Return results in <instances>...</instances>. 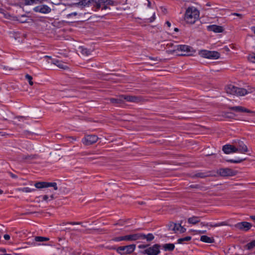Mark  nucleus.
Here are the masks:
<instances>
[{
	"label": "nucleus",
	"mask_w": 255,
	"mask_h": 255,
	"mask_svg": "<svg viewBox=\"0 0 255 255\" xmlns=\"http://www.w3.org/2000/svg\"><path fill=\"white\" fill-rule=\"evenodd\" d=\"M193 48L190 46L186 45H177L174 49L167 50L166 52L169 54L176 53L180 56H189L191 55Z\"/></svg>",
	"instance_id": "nucleus-1"
},
{
	"label": "nucleus",
	"mask_w": 255,
	"mask_h": 255,
	"mask_svg": "<svg viewBox=\"0 0 255 255\" xmlns=\"http://www.w3.org/2000/svg\"><path fill=\"white\" fill-rule=\"evenodd\" d=\"M199 16V12L196 8L188 7L185 14L184 19L187 23L193 24L198 19Z\"/></svg>",
	"instance_id": "nucleus-2"
},
{
	"label": "nucleus",
	"mask_w": 255,
	"mask_h": 255,
	"mask_svg": "<svg viewBox=\"0 0 255 255\" xmlns=\"http://www.w3.org/2000/svg\"><path fill=\"white\" fill-rule=\"evenodd\" d=\"M225 89L227 93L238 96H243L253 92L252 90L248 91L245 89L238 88L233 85L227 86Z\"/></svg>",
	"instance_id": "nucleus-3"
},
{
	"label": "nucleus",
	"mask_w": 255,
	"mask_h": 255,
	"mask_svg": "<svg viewBox=\"0 0 255 255\" xmlns=\"http://www.w3.org/2000/svg\"><path fill=\"white\" fill-rule=\"evenodd\" d=\"M135 249V245H130L126 246L119 247L118 248L112 247L111 250H116L117 252L121 255L129 254L133 252Z\"/></svg>",
	"instance_id": "nucleus-4"
},
{
	"label": "nucleus",
	"mask_w": 255,
	"mask_h": 255,
	"mask_svg": "<svg viewBox=\"0 0 255 255\" xmlns=\"http://www.w3.org/2000/svg\"><path fill=\"white\" fill-rule=\"evenodd\" d=\"M199 54L202 57L211 59H217L220 57V53L215 51L202 50L199 52Z\"/></svg>",
	"instance_id": "nucleus-5"
},
{
	"label": "nucleus",
	"mask_w": 255,
	"mask_h": 255,
	"mask_svg": "<svg viewBox=\"0 0 255 255\" xmlns=\"http://www.w3.org/2000/svg\"><path fill=\"white\" fill-rule=\"evenodd\" d=\"M139 236L137 234L128 235L123 237H116L113 239L116 242H120L122 241H136L138 240Z\"/></svg>",
	"instance_id": "nucleus-6"
},
{
	"label": "nucleus",
	"mask_w": 255,
	"mask_h": 255,
	"mask_svg": "<svg viewBox=\"0 0 255 255\" xmlns=\"http://www.w3.org/2000/svg\"><path fill=\"white\" fill-rule=\"evenodd\" d=\"M98 139V137L96 135H87L83 138L82 142L85 145H90L96 143Z\"/></svg>",
	"instance_id": "nucleus-7"
},
{
	"label": "nucleus",
	"mask_w": 255,
	"mask_h": 255,
	"mask_svg": "<svg viewBox=\"0 0 255 255\" xmlns=\"http://www.w3.org/2000/svg\"><path fill=\"white\" fill-rule=\"evenodd\" d=\"M144 253L147 255H157L160 253L159 246L157 244L154 245L145 250Z\"/></svg>",
	"instance_id": "nucleus-8"
},
{
	"label": "nucleus",
	"mask_w": 255,
	"mask_h": 255,
	"mask_svg": "<svg viewBox=\"0 0 255 255\" xmlns=\"http://www.w3.org/2000/svg\"><path fill=\"white\" fill-rule=\"evenodd\" d=\"M218 173L221 176H233L237 174L236 171L228 168H221L218 171Z\"/></svg>",
	"instance_id": "nucleus-9"
},
{
	"label": "nucleus",
	"mask_w": 255,
	"mask_h": 255,
	"mask_svg": "<svg viewBox=\"0 0 255 255\" xmlns=\"http://www.w3.org/2000/svg\"><path fill=\"white\" fill-rule=\"evenodd\" d=\"M36 154L22 155L17 157V160L19 162H28L30 160L36 159L38 158Z\"/></svg>",
	"instance_id": "nucleus-10"
},
{
	"label": "nucleus",
	"mask_w": 255,
	"mask_h": 255,
	"mask_svg": "<svg viewBox=\"0 0 255 255\" xmlns=\"http://www.w3.org/2000/svg\"><path fill=\"white\" fill-rule=\"evenodd\" d=\"M34 11L37 12H40L42 13H48L51 11L50 7L46 5H40L34 8Z\"/></svg>",
	"instance_id": "nucleus-11"
},
{
	"label": "nucleus",
	"mask_w": 255,
	"mask_h": 255,
	"mask_svg": "<svg viewBox=\"0 0 255 255\" xmlns=\"http://www.w3.org/2000/svg\"><path fill=\"white\" fill-rule=\"evenodd\" d=\"M252 225L247 222L238 223L235 225V227L242 231H247L251 228Z\"/></svg>",
	"instance_id": "nucleus-12"
},
{
	"label": "nucleus",
	"mask_w": 255,
	"mask_h": 255,
	"mask_svg": "<svg viewBox=\"0 0 255 255\" xmlns=\"http://www.w3.org/2000/svg\"><path fill=\"white\" fill-rule=\"evenodd\" d=\"M222 150L226 154H230L238 152L236 146L231 144H226L224 145L223 146Z\"/></svg>",
	"instance_id": "nucleus-13"
},
{
	"label": "nucleus",
	"mask_w": 255,
	"mask_h": 255,
	"mask_svg": "<svg viewBox=\"0 0 255 255\" xmlns=\"http://www.w3.org/2000/svg\"><path fill=\"white\" fill-rule=\"evenodd\" d=\"M238 152L241 153H245L248 151V147L243 141H239L236 145Z\"/></svg>",
	"instance_id": "nucleus-14"
},
{
	"label": "nucleus",
	"mask_w": 255,
	"mask_h": 255,
	"mask_svg": "<svg viewBox=\"0 0 255 255\" xmlns=\"http://www.w3.org/2000/svg\"><path fill=\"white\" fill-rule=\"evenodd\" d=\"M209 31H213L215 33H221L224 31V28L222 26L217 25H211L207 27Z\"/></svg>",
	"instance_id": "nucleus-15"
},
{
	"label": "nucleus",
	"mask_w": 255,
	"mask_h": 255,
	"mask_svg": "<svg viewBox=\"0 0 255 255\" xmlns=\"http://www.w3.org/2000/svg\"><path fill=\"white\" fill-rule=\"evenodd\" d=\"M124 101L125 100L133 103H138L140 101V98L138 97L129 96V95H123Z\"/></svg>",
	"instance_id": "nucleus-16"
},
{
	"label": "nucleus",
	"mask_w": 255,
	"mask_h": 255,
	"mask_svg": "<svg viewBox=\"0 0 255 255\" xmlns=\"http://www.w3.org/2000/svg\"><path fill=\"white\" fill-rule=\"evenodd\" d=\"M109 100L110 102L114 105L121 104L124 103L123 95H120L116 98H111Z\"/></svg>",
	"instance_id": "nucleus-17"
},
{
	"label": "nucleus",
	"mask_w": 255,
	"mask_h": 255,
	"mask_svg": "<svg viewBox=\"0 0 255 255\" xmlns=\"http://www.w3.org/2000/svg\"><path fill=\"white\" fill-rule=\"evenodd\" d=\"M138 235L139 236L138 237V240L139 239H146L147 241H151L154 238V236L152 234H148L147 235H145L142 233H138Z\"/></svg>",
	"instance_id": "nucleus-18"
},
{
	"label": "nucleus",
	"mask_w": 255,
	"mask_h": 255,
	"mask_svg": "<svg viewBox=\"0 0 255 255\" xmlns=\"http://www.w3.org/2000/svg\"><path fill=\"white\" fill-rule=\"evenodd\" d=\"M52 63L56 65L59 68H61L62 69L65 70L68 68L67 65L66 64H65L64 62H63L61 61L58 60H56V59L53 60L52 61Z\"/></svg>",
	"instance_id": "nucleus-19"
},
{
	"label": "nucleus",
	"mask_w": 255,
	"mask_h": 255,
	"mask_svg": "<svg viewBox=\"0 0 255 255\" xmlns=\"http://www.w3.org/2000/svg\"><path fill=\"white\" fill-rule=\"evenodd\" d=\"M77 51L83 56H88L90 55L92 52V50L90 49H88L83 46L79 47Z\"/></svg>",
	"instance_id": "nucleus-20"
},
{
	"label": "nucleus",
	"mask_w": 255,
	"mask_h": 255,
	"mask_svg": "<svg viewBox=\"0 0 255 255\" xmlns=\"http://www.w3.org/2000/svg\"><path fill=\"white\" fill-rule=\"evenodd\" d=\"M229 109L237 112H250V110L242 106L231 107Z\"/></svg>",
	"instance_id": "nucleus-21"
},
{
	"label": "nucleus",
	"mask_w": 255,
	"mask_h": 255,
	"mask_svg": "<svg viewBox=\"0 0 255 255\" xmlns=\"http://www.w3.org/2000/svg\"><path fill=\"white\" fill-rule=\"evenodd\" d=\"M92 0H82L78 2L75 3L74 5H80L83 7L85 6H89L91 5Z\"/></svg>",
	"instance_id": "nucleus-22"
},
{
	"label": "nucleus",
	"mask_w": 255,
	"mask_h": 255,
	"mask_svg": "<svg viewBox=\"0 0 255 255\" xmlns=\"http://www.w3.org/2000/svg\"><path fill=\"white\" fill-rule=\"evenodd\" d=\"M200 240L205 243H213L214 242V239L213 238L209 237L207 236H202L200 238Z\"/></svg>",
	"instance_id": "nucleus-23"
},
{
	"label": "nucleus",
	"mask_w": 255,
	"mask_h": 255,
	"mask_svg": "<svg viewBox=\"0 0 255 255\" xmlns=\"http://www.w3.org/2000/svg\"><path fill=\"white\" fill-rule=\"evenodd\" d=\"M186 231V229L182 227L180 224H176V227L174 229V232L175 233L179 232L180 233H184Z\"/></svg>",
	"instance_id": "nucleus-24"
},
{
	"label": "nucleus",
	"mask_w": 255,
	"mask_h": 255,
	"mask_svg": "<svg viewBox=\"0 0 255 255\" xmlns=\"http://www.w3.org/2000/svg\"><path fill=\"white\" fill-rule=\"evenodd\" d=\"M25 4L30 5L32 4H36L38 3H41L43 0H22Z\"/></svg>",
	"instance_id": "nucleus-25"
},
{
	"label": "nucleus",
	"mask_w": 255,
	"mask_h": 255,
	"mask_svg": "<svg viewBox=\"0 0 255 255\" xmlns=\"http://www.w3.org/2000/svg\"><path fill=\"white\" fill-rule=\"evenodd\" d=\"M163 248L165 251H172L174 250L175 246L173 244H166L163 245Z\"/></svg>",
	"instance_id": "nucleus-26"
},
{
	"label": "nucleus",
	"mask_w": 255,
	"mask_h": 255,
	"mask_svg": "<svg viewBox=\"0 0 255 255\" xmlns=\"http://www.w3.org/2000/svg\"><path fill=\"white\" fill-rule=\"evenodd\" d=\"M16 190L18 191H20V192H25V193H29V192H33V191H35V189L34 188L31 189L29 187H24V188H17L16 189Z\"/></svg>",
	"instance_id": "nucleus-27"
},
{
	"label": "nucleus",
	"mask_w": 255,
	"mask_h": 255,
	"mask_svg": "<svg viewBox=\"0 0 255 255\" xmlns=\"http://www.w3.org/2000/svg\"><path fill=\"white\" fill-rule=\"evenodd\" d=\"M199 222V218L198 217L194 216L188 219V222L192 224H196Z\"/></svg>",
	"instance_id": "nucleus-28"
},
{
	"label": "nucleus",
	"mask_w": 255,
	"mask_h": 255,
	"mask_svg": "<svg viewBox=\"0 0 255 255\" xmlns=\"http://www.w3.org/2000/svg\"><path fill=\"white\" fill-rule=\"evenodd\" d=\"M34 186L38 189L46 188V182H38L35 183Z\"/></svg>",
	"instance_id": "nucleus-29"
},
{
	"label": "nucleus",
	"mask_w": 255,
	"mask_h": 255,
	"mask_svg": "<svg viewBox=\"0 0 255 255\" xmlns=\"http://www.w3.org/2000/svg\"><path fill=\"white\" fill-rule=\"evenodd\" d=\"M52 187L55 190L58 189L57 184L55 182H46V188Z\"/></svg>",
	"instance_id": "nucleus-30"
},
{
	"label": "nucleus",
	"mask_w": 255,
	"mask_h": 255,
	"mask_svg": "<svg viewBox=\"0 0 255 255\" xmlns=\"http://www.w3.org/2000/svg\"><path fill=\"white\" fill-rule=\"evenodd\" d=\"M49 240V239L48 238L43 237H39V236L35 237V238H34V240L36 242H39L47 241Z\"/></svg>",
	"instance_id": "nucleus-31"
},
{
	"label": "nucleus",
	"mask_w": 255,
	"mask_h": 255,
	"mask_svg": "<svg viewBox=\"0 0 255 255\" xmlns=\"http://www.w3.org/2000/svg\"><path fill=\"white\" fill-rule=\"evenodd\" d=\"M0 13L7 19H10V15L3 9L0 8Z\"/></svg>",
	"instance_id": "nucleus-32"
},
{
	"label": "nucleus",
	"mask_w": 255,
	"mask_h": 255,
	"mask_svg": "<svg viewBox=\"0 0 255 255\" xmlns=\"http://www.w3.org/2000/svg\"><path fill=\"white\" fill-rule=\"evenodd\" d=\"M191 239V237L190 236H187L185 238H180L178 240V243L179 244H182L184 242L189 241Z\"/></svg>",
	"instance_id": "nucleus-33"
},
{
	"label": "nucleus",
	"mask_w": 255,
	"mask_h": 255,
	"mask_svg": "<svg viewBox=\"0 0 255 255\" xmlns=\"http://www.w3.org/2000/svg\"><path fill=\"white\" fill-rule=\"evenodd\" d=\"M177 45H175V43L172 42H168L166 45V47L167 49H169L168 50L174 49L175 46Z\"/></svg>",
	"instance_id": "nucleus-34"
},
{
	"label": "nucleus",
	"mask_w": 255,
	"mask_h": 255,
	"mask_svg": "<svg viewBox=\"0 0 255 255\" xmlns=\"http://www.w3.org/2000/svg\"><path fill=\"white\" fill-rule=\"evenodd\" d=\"M247 247V249L248 250H251L253 248H254L255 247V240L254 241H253L252 242L248 243L247 245H246Z\"/></svg>",
	"instance_id": "nucleus-35"
},
{
	"label": "nucleus",
	"mask_w": 255,
	"mask_h": 255,
	"mask_svg": "<svg viewBox=\"0 0 255 255\" xmlns=\"http://www.w3.org/2000/svg\"><path fill=\"white\" fill-rule=\"evenodd\" d=\"M244 160H245V159H238V160L228 159V160H227V161L228 162H231V163H241V162H242V161H243Z\"/></svg>",
	"instance_id": "nucleus-36"
},
{
	"label": "nucleus",
	"mask_w": 255,
	"mask_h": 255,
	"mask_svg": "<svg viewBox=\"0 0 255 255\" xmlns=\"http://www.w3.org/2000/svg\"><path fill=\"white\" fill-rule=\"evenodd\" d=\"M25 78L28 81L29 84L30 85L32 86L33 84V83L32 82V77L31 76L26 74L25 75Z\"/></svg>",
	"instance_id": "nucleus-37"
},
{
	"label": "nucleus",
	"mask_w": 255,
	"mask_h": 255,
	"mask_svg": "<svg viewBox=\"0 0 255 255\" xmlns=\"http://www.w3.org/2000/svg\"><path fill=\"white\" fill-rule=\"evenodd\" d=\"M226 225H227V224L226 223V222H221L219 223L215 224L214 225H210V226L211 227H219V226H226Z\"/></svg>",
	"instance_id": "nucleus-38"
},
{
	"label": "nucleus",
	"mask_w": 255,
	"mask_h": 255,
	"mask_svg": "<svg viewBox=\"0 0 255 255\" xmlns=\"http://www.w3.org/2000/svg\"><path fill=\"white\" fill-rule=\"evenodd\" d=\"M248 59L253 63H255V53L250 54L248 56Z\"/></svg>",
	"instance_id": "nucleus-39"
},
{
	"label": "nucleus",
	"mask_w": 255,
	"mask_h": 255,
	"mask_svg": "<svg viewBox=\"0 0 255 255\" xmlns=\"http://www.w3.org/2000/svg\"><path fill=\"white\" fill-rule=\"evenodd\" d=\"M17 20L20 22L23 23L26 22L27 21V19L25 16L22 15L17 19Z\"/></svg>",
	"instance_id": "nucleus-40"
},
{
	"label": "nucleus",
	"mask_w": 255,
	"mask_h": 255,
	"mask_svg": "<svg viewBox=\"0 0 255 255\" xmlns=\"http://www.w3.org/2000/svg\"><path fill=\"white\" fill-rule=\"evenodd\" d=\"M104 4L107 5H115V2L112 0H104Z\"/></svg>",
	"instance_id": "nucleus-41"
},
{
	"label": "nucleus",
	"mask_w": 255,
	"mask_h": 255,
	"mask_svg": "<svg viewBox=\"0 0 255 255\" xmlns=\"http://www.w3.org/2000/svg\"><path fill=\"white\" fill-rule=\"evenodd\" d=\"M168 228L170 231H174L175 228L176 227V224L174 223H170L168 224Z\"/></svg>",
	"instance_id": "nucleus-42"
},
{
	"label": "nucleus",
	"mask_w": 255,
	"mask_h": 255,
	"mask_svg": "<svg viewBox=\"0 0 255 255\" xmlns=\"http://www.w3.org/2000/svg\"><path fill=\"white\" fill-rule=\"evenodd\" d=\"M155 18H156L155 13V12H154L153 13L152 16L150 18H148L147 19V22H152L155 19Z\"/></svg>",
	"instance_id": "nucleus-43"
},
{
	"label": "nucleus",
	"mask_w": 255,
	"mask_h": 255,
	"mask_svg": "<svg viewBox=\"0 0 255 255\" xmlns=\"http://www.w3.org/2000/svg\"><path fill=\"white\" fill-rule=\"evenodd\" d=\"M196 176L199 177L204 178L209 175L205 174V173H198L196 174Z\"/></svg>",
	"instance_id": "nucleus-44"
},
{
	"label": "nucleus",
	"mask_w": 255,
	"mask_h": 255,
	"mask_svg": "<svg viewBox=\"0 0 255 255\" xmlns=\"http://www.w3.org/2000/svg\"><path fill=\"white\" fill-rule=\"evenodd\" d=\"M68 224L71 225H81L82 223L81 222H69Z\"/></svg>",
	"instance_id": "nucleus-45"
},
{
	"label": "nucleus",
	"mask_w": 255,
	"mask_h": 255,
	"mask_svg": "<svg viewBox=\"0 0 255 255\" xmlns=\"http://www.w3.org/2000/svg\"><path fill=\"white\" fill-rule=\"evenodd\" d=\"M103 6H102V9H107L109 8V7L108 6V5L105 4H103Z\"/></svg>",
	"instance_id": "nucleus-46"
},
{
	"label": "nucleus",
	"mask_w": 255,
	"mask_h": 255,
	"mask_svg": "<svg viewBox=\"0 0 255 255\" xmlns=\"http://www.w3.org/2000/svg\"><path fill=\"white\" fill-rule=\"evenodd\" d=\"M3 238L6 240H8L10 239V236L8 235L5 234L4 235Z\"/></svg>",
	"instance_id": "nucleus-47"
},
{
	"label": "nucleus",
	"mask_w": 255,
	"mask_h": 255,
	"mask_svg": "<svg viewBox=\"0 0 255 255\" xmlns=\"http://www.w3.org/2000/svg\"><path fill=\"white\" fill-rule=\"evenodd\" d=\"M233 15H237V16L240 17L241 18H242L243 17V15L240 13H233Z\"/></svg>",
	"instance_id": "nucleus-48"
},
{
	"label": "nucleus",
	"mask_w": 255,
	"mask_h": 255,
	"mask_svg": "<svg viewBox=\"0 0 255 255\" xmlns=\"http://www.w3.org/2000/svg\"><path fill=\"white\" fill-rule=\"evenodd\" d=\"M9 174H10V176L13 178H17V176L16 175H15L11 172L9 173Z\"/></svg>",
	"instance_id": "nucleus-49"
},
{
	"label": "nucleus",
	"mask_w": 255,
	"mask_h": 255,
	"mask_svg": "<svg viewBox=\"0 0 255 255\" xmlns=\"http://www.w3.org/2000/svg\"><path fill=\"white\" fill-rule=\"evenodd\" d=\"M77 15V13L76 12H72L71 13H70L68 15V16H71L72 15H74V16H76Z\"/></svg>",
	"instance_id": "nucleus-50"
},
{
	"label": "nucleus",
	"mask_w": 255,
	"mask_h": 255,
	"mask_svg": "<svg viewBox=\"0 0 255 255\" xmlns=\"http://www.w3.org/2000/svg\"><path fill=\"white\" fill-rule=\"evenodd\" d=\"M43 200L44 201H47L48 199V196L47 195H44L42 197Z\"/></svg>",
	"instance_id": "nucleus-51"
},
{
	"label": "nucleus",
	"mask_w": 255,
	"mask_h": 255,
	"mask_svg": "<svg viewBox=\"0 0 255 255\" xmlns=\"http://www.w3.org/2000/svg\"><path fill=\"white\" fill-rule=\"evenodd\" d=\"M166 24L167 25V26L168 27H170L171 26V23H170V22L167 21L166 22Z\"/></svg>",
	"instance_id": "nucleus-52"
},
{
	"label": "nucleus",
	"mask_w": 255,
	"mask_h": 255,
	"mask_svg": "<svg viewBox=\"0 0 255 255\" xmlns=\"http://www.w3.org/2000/svg\"><path fill=\"white\" fill-rule=\"evenodd\" d=\"M251 29L254 32V33L255 34V26L252 27Z\"/></svg>",
	"instance_id": "nucleus-53"
},
{
	"label": "nucleus",
	"mask_w": 255,
	"mask_h": 255,
	"mask_svg": "<svg viewBox=\"0 0 255 255\" xmlns=\"http://www.w3.org/2000/svg\"><path fill=\"white\" fill-rule=\"evenodd\" d=\"M147 1H148V4H147V6L148 7H151V2L149 0H147Z\"/></svg>",
	"instance_id": "nucleus-54"
},
{
	"label": "nucleus",
	"mask_w": 255,
	"mask_h": 255,
	"mask_svg": "<svg viewBox=\"0 0 255 255\" xmlns=\"http://www.w3.org/2000/svg\"><path fill=\"white\" fill-rule=\"evenodd\" d=\"M0 251L4 253L6 252V250L5 249L2 248L0 249Z\"/></svg>",
	"instance_id": "nucleus-55"
},
{
	"label": "nucleus",
	"mask_w": 255,
	"mask_h": 255,
	"mask_svg": "<svg viewBox=\"0 0 255 255\" xmlns=\"http://www.w3.org/2000/svg\"><path fill=\"white\" fill-rule=\"evenodd\" d=\"M206 233V231H199V234H204Z\"/></svg>",
	"instance_id": "nucleus-56"
},
{
	"label": "nucleus",
	"mask_w": 255,
	"mask_h": 255,
	"mask_svg": "<svg viewBox=\"0 0 255 255\" xmlns=\"http://www.w3.org/2000/svg\"><path fill=\"white\" fill-rule=\"evenodd\" d=\"M250 217L253 220L255 221V216H251Z\"/></svg>",
	"instance_id": "nucleus-57"
},
{
	"label": "nucleus",
	"mask_w": 255,
	"mask_h": 255,
	"mask_svg": "<svg viewBox=\"0 0 255 255\" xmlns=\"http://www.w3.org/2000/svg\"><path fill=\"white\" fill-rule=\"evenodd\" d=\"M201 225H202V226H207L208 225V224H205L204 223H201Z\"/></svg>",
	"instance_id": "nucleus-58"
},
{
	"label": "nucleus",
	"mask_w": 255,
	"mask_h": 255,
	"mask_svg": "<svg viewBox=\"0 0 255 255\" xmlns=\"http://www.w3.org/2000/svg\"><path fill=\"white\" fill-rule=\"evenodd\" d=\"M178 30H178V28H174V31H175L177 32V31H178Z\"/></svg>",
	"instance_id": "nucleus-59"
},
{
	"label": "nucleus",
	"mask_w": 255,
	"mask_h": 255,
	"mask_svg": "<svg viewBox=\"0 0 255 255\" xmlns=\"http://www.w3.org/2000/svg\"><path fill=\"white\" fill-rule=\"evenodd\" d=\"M50 198H51V199L52 200V199H54V196H53V195H51V196H50Z\"/></svg>",
	"instance_id": "nucleus-60"
},
{
	"label": "nucleus",
	"mask_w": 255,
	"mask_h": 255,
	"mask_svg": "<svg viewBox=\"0 0 255 255\" xmlns=\"http://www.w3.org/2000/svg\"><path fill=\"white\" fill-rule=\"evenodd\" d=\"M3 193V191L1 189H0V194H1Z\"/></svg>",
	"instance_id": "nucleus-61"
},
{
	"label": "nucleus",
	"mask_w": 255,
	"mask_h": 255,
	"mask_svg": "<svg viewBox=\"0 0 255 255\" xmlns=\"http://www.w3.org/2000/svg\"><path fill=\"white\" fill-rule=\"evenodd\" d=\"M44 57H45V58H51V57H50V56H45Z\"/></svg>",
	"instance_id": "nucleus-62"
},
{
	"label": "nucleus",
	"mask_w": 255,
	"mask_h": 255,
	"mask_svg": "<svg viewBox=\"0 0 255 255\" xmlns=\"http://www.w3.org/2000/svg\"><path fill=\"white\" fill-rule=\"evenodd\" d=\"M0 255H11L10 254H6Z\"/></svg>",
	"instance_id": "nucleus-63"
},
{
	"label": "nucleus",
	"mask_w": 255,
	"mask_h": 255,
	"mask_svg": "<svg viewBox=\"0 0 255 255\" xmlns=\"http://www.w3.org/2000/svg\"><path fill=\"white\" fill-rule=\"evenodd\" d=\"M207 6H210V4L209 3H207Z\"/></svg>",
	"instance_id": "nucleus-64"
}]
</instances>
